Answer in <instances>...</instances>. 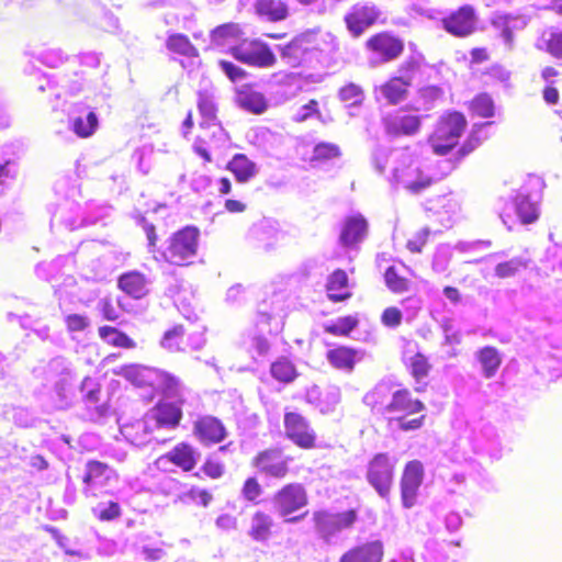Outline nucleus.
<instances>
[{
  "label": "nucleus",
  "mask_w": 562,
  "mask_h": 562,
  "mask_svg": "<svg viewBox=\"0 0 562 562\" xmlns=\"http://www.w3.org/2000/svg\"><path fill=\"white\" fill-rule=\"evenodd\" d=\"M468 128L467 116L458 110L443 112L436 121L427 142L436 156H447L459 145Z\"/></svg>",
  "instance_id": "f257e3e1"
},
{
  "label": "nucleus",
  "mask_w": 562,
  "mask_h": 562,
  "mask_svg": "<svg viewBox=\"0 0 562 562\" xmlns=\"http://www.w3.org/2000/svg\"><path fill=\"white\" fill-rule=\"evenodd\" d=\"M385 409L397 414L394 419L402 431H415L425 425L426 405L415 397L408 387H401L393 392Z\"/></svg>",
  "instance_id": "f03ea898"
},
{
  "label": "nucleus",
  "mask_w": 562,
  "mask_h": 562,
  "mask_svg": "<svg viewBox=\"0 0 562 562\" xmlns=\"http://www.w3.org/2000/svg\"><path fill=\"white\" fill-rule=\"evenodd\" d=\"M200 232L194 226H187L173 233L161 251L165 261L175 266H189L198 254Z\"/></svg>",
  "instance_id": "7ed1b4c3"
},
{
  "label": "nucleus",
  "mask_w": 562,
  "mask_h": 562,
  "mask_svg": "<svg viewBox=\"0 0 562 562\" xmlns=\"http://www.w3.org/2000/svg\"><path fill=\"white\" fill-rule=\"evenodd\" d=\"M364 50L376 64H390L400 59L405 52V41L393 31L381 30L372 33L363 43Z\"/></svg>",
  "instance_id": "20e7f679"
},
{
  "label": "nucleus",
  "mask_w": 562,
  "mask_h": 562,
  "mask_svg": "<svg viewBox=\"0 0 562 562\" xmlns=\"http://www.w3.org/2000/svg\"><path fill=\"white\" fill-rule=\"evenodd\" d=\"M396 460L387 452L375 453L367 464L366 477L383 498L389 497L395 477Z\"/></svg>",
  "instance_id": "39448f33"
},
{
  "label": "nucleus",
  "mask_w": 562,
  "mask_h": 562,
  "mask_svg": "<svg viewBox=\"0 0 562 562\" xmlns=\"http://www.w3.org/2000/svg\"><path fill=\"white\" fill-rule=\"evenodd\" d=\"M342 21L350 36L359 38L369 29L383 23L382 11L373 2H357L344 14Z\"/></svg>",
  "instance_id": "423d86ee"
},
{
  "label": "nucleus",
  "mask_w": 562,
  "mask_h": 562,
  "mask_svg": "<svg viewBox=\"0 0 562 562\" xmlns=\"http://www.w3.org/2000/svg\"><path fill=\"white\" fill-rule=\"evenodd\" d=\"M479 13L474 5L465 3L441 18L442 30L452 37L468 38L479 30Z\"/></svg>",
  "instance_id": "0eeeda50"
},
{
  "label": "nucleus",
  "mask_w": 562,
  "mask_h": 562,
  "mask_svg": "<svg viewBox=\"0 0 562 562\" xmlns=\"http://www.w3.org/2000/svg\"><path fill=\"white\" fill-rule=\"evenodd\" d=\"M322 40L315 31L296 35L283 47V61L291 67L304 64L314 53L321 50Z\"/></svg>",
  "instance_id": "6e6552de"
},
{
  "label": "nucleus",
  "mask_w": 562,
  "mask_h": 562,
  "mask_svg": "<svg viewBox=\"0 0 562 562\" xmlns=\"http://www.w3.org/2000/svg\"><path fill=\"white\" fill-rule=\"evenodd\" d=\"M423 120L418 114L405 109H397L382 117V125L387 136L392 138L412 137L419 133Z\"/></svg>",
  "instance_id": "1a4fd4ad"
},
{
  "label": "nucleus",
  "mask_w": 562,
  "mask_h": 562,
  "mask_svg": "<svg viewBox=\"0 0 562 562\" xmlns=\"http://www.w3.org/2000/svg\"><path fill=\"white\" fill-rule=\"evenodd\" d=\"M424 475V467L420 461L412 460L404 465L400 481V488L402 505L405 508H412L417 504Z\"/></svg>",
  "instance_id": "9d476101"
},
{
  "label": "nucleus",
  "mask_w": 562,
  "mask_h": 562,
  "mask_svg": "<svg viewBox=\"0 0 562 562\" xmlns=\"http://www.w3.org/2000/svg\"><path fill=\"white\" fill-rule=\"evenodd\" d=\"M358 520V513L351 508L340 513L319 510L314 514L316 529L326 538L350 529Z\"/></svg>",
  "instance_id": "9b49d317"
},
{
  "label": "nucleus",
  "mask_w": 562,
  "mask_h": 562,
  "mask_svg": "<svg viewBox=\"0 0 562 562\" xmlns=\"http://www.w3.org/2000/svg\"><path fill=\"white\" fill-rule=\"evenodd\" d=\"M147 415L157 429L158 435L162 431L173 430L182 418L181 403L168 400L161 401Z\"/></svg>",
  "instance_id": "f8f14e48"
},
{
  "label": "nucleus",
  "mask_w": 562,
  "mask_h": 562,
  "mask_svg": "<svg viewBox=\"0 0 562 562\" xmlns=\"http://www.w3.org/2000/svg\"><path fill=\"white\" fill-rule=\"evenodd\" d=\"M278 234V220L263 217L250 227L248 239L256 248L269 254L277 248Z\"/></svg>",
  "instance_id": "ddd939ff"
},
{
  "label": "nucleus",
  "mask_w": 562,
  "mask_h": 562,
  "mask_svg": "<svg viewBox=\"0 0 562 562\" xmlns=\"http://www.w3.org/2000/svg\"><path fill=\"white\" fill-rule=\"evenodd\" d=\"M369 234V222L360 213L344 218L338 240L345 248H353L362 243Z\"/></svg>",
  "instance_id": "4468645a"
},
{
  "label": "nucleus",
  "mask_w": 562,
  "mask_h": 562,
  "mask_svg": "<svg viewBox=\"0 0 562 562\" xmlns=\"http://www.w3.org/2000/svg\"><path fill=\"white\" fill-rule=\"evenodd\" d=\"M121 434L127 441L136 447H143L151 440L158 442L166 440L161 435L157 434V429L147 414L142 419L122 425Z\"/></svg>",
  "instance_id": "2eb2a0df"
},
{
  "label": "nucleus",
  "mask_w": 562,
  "mask_h": 562,
  "mask_svg": "<svg viewBox=\"0 0 562 562\" xmlns=\"http://www.w3.org/2000/svg\"><path fill=\"white\" fill-rule=\"evenodd\" d=\"M285 435L297 447L312 449L315 447V434L310 429L305 418L297 413H286L284 416Z\"/></svg>",
  "instance_id": "dca6fc26"
},
{
  "label": "nucleus",
  "mask_w": 562,
  "mask_h": 562,
  "mask_svg": "<svg viewBox=\"0 0 562 562\" xmlns=\"http://www.w3.org/2000/svg\"><path fill=\"white\" fill-rule=\"evenodd\" d=\"M384 544L381 540L358 543L344 552L339 562H382Z\"/></svg>",
  "instance_id": "f3484780"
},
{
  "label": "nucleus",
  "mask_w": 562,
  "mask_h": 562,
  "mask_svg": "<svg viewBox=\"0 0 562 562\" xmlns=\"http://www.w3.org/2000/svg\"><path fill=\"white\" fill-rule=\"evenodd\" d=\"M47 374L54 381L55 392L60 400H66L71 389L74 375L64 358H54L47 367Z\"/></svg>",
  "instance_id": "a211bd4d"
},
{
  "label": "nucleus",
  "mask_w": 562,
  "mask_h": 562,
  "mask_svg": "<svg viewBox=\"0 0 562 562\" xmlns=\"http://www.w3.org/2000/svg\"><path fill=\"white\" fill-rule=\"evenodd\" d=\"M114 477L115 472L108 464L100 461H89L86 464V472L83 475V493L86 495H94L95 488L106 486Z\"/></svg>",
  "instance_id": "6ab92c4d"
},
{
  "label": "nucleus",
  "mask_w": 562,
  "mask_h": 562,
  "mask_svg": "<svg viewBox=\"0 0 562 562\" xmlns=\"http://www.w3.org/2000/svg\"><path fill=\"white\" fill-rule=\"evenodd\" d=\"M325 290L327 299L333 303H341L352 297L350 280L347 272L337 268L326 279Z\"/></svg>",
  "instance_id": "aec40b11"
},
{
  "label": "nucleus",
  "mask_w": 562,
  "mask_h": 562,
  "mask_svg": "<svg viewBox=\"0 0 562 562\" xmlns=\"http://www.w3.org/2000/svg\"><path fill=\"white\" fill-rule=\"evenodd\" d=\"M360 351L353 347L338 345L326 351V360L336 370L351 373L360 361Z\"/></svg>",
  "instance_id": "412c9836"
},
{
  "label": "nucleus",
  "mask_w": 562,
  "mask_h": 562,
  "mask_svg": "<svg viewBox=\"0 0 562 562\" xmlns=\"http://www.w3.org/2000/svg\"><path fill=\"white\" fill-rule=\"evenodd\" d=\"M412 85L413 78L411 76H393L380 86V92L387 103L396 105L407 98Z\"/></svg>",
  "instance_id": "4be33fe9"
},
{
  "label": "nucleus",
  "mask_w": 562,
  "mask_h": 562,
  "mask_svg": "<svg viewBox=\"0 0 562 562\" xmlns=\"http://www.w3.org/2000/svg\"><path fill=\"white\" fill-rule=\"evenodd\" d=\"M234 56L247 64L258 66H270L276 61V57L270 48L262 43H251L249 47L233 48Z\"/></svg>",
  "instance_id": "5701e85b"
},
{
  "label": "nucleus",
  "mask_w": 562,
  "mask_h": 562,
  "mask_svg": "<svg viewBox=\"0 0 562 562\" xmlns=\"http://www.w3.org/2000/svg\"><path fill=\"white\" fill-rule=\"evenodd\" d=\"M71 130L81 137H90L99 126V119L94 111L88 106H77L76 113L70 117Z\"/></svg>",
  "instance_id": "b1692460"
},
{
  "label": "nucleus",
  "mask_w": 562,
  "mask_h": 562,
  "mask_svg": "<svg viewBox=\"0 0 562 562\" xmlns=\"http://www.w3.org/2000/svg\"><path fill=\"white\" fill-rule=\"evenodd\" d=\"M199 438L204 442H221L226 437L223 424L215 417L205 416L199 419L194 426Z\"/></svg>",
  "instance_id": "393cba45"
},
{
  "label": "nucleus",
  "mask_w": 562,
  "mask_h": 562,
  "mask_svg": "<svg viewBox=\"0 0 562 562\" xmlns=\"http://www.w3.org/2000/svg\"><path fill=\"white\" fill-rule=\"evenodd\" d=\"M235 100L238 106L255 114H260L267 110V100L263 94L250 87H241L237 91Z\"/></svg>",
  "instance_id": "a878e982"
},
{
  "label": "nucleus",
  "mask_w": 562,
  "mask_h": 562,
  "mask_svg": "<svg viewBox=\"0 0 562 562\" xmlns=\"http://www.w3.org/2000/svg\"><path fill=\"white\" fill-rule=\"evenodd\" d=\"M120 289L134 299H140L148 293V282L144 274L132 271L119 279Z\"/></svg>",
  "instance_id": "bb28decb"
},
{
  "label": "nucleus",
  "mask_w": 562,
  "mask_h": 562,
  "mask_svg": "<svg viewBox=\"0 0 562 562\" xmlns=\"http://www.w3.org/2000/svg\"><path fill=\"white\" fill-rule=\"evenodd\" d=\"M307 504V495L301 484H289L283 487V517L301 509Z\"/></svg>",
  "instance_id": "cd10ccee"
},
{
  "label": "nucleus",
  "mask_w": 562,
  "mask_h": 562,
  "mask_svg": "<svg viewBox=\"0 0 562 562\" xmlns=\"http://www.w3.org/2000/svg\"><path fill=\"white\" fill-rule=\"evenodd\" d=\"M198 109L202 116L201 127H215L220 133L223 128L217 124L216 105L213 95L206 91H200L198 97Z\"/></svg>",
  "instance_id": "c85d7f7f"
},
{
  "label": "nucleus",
  "mask_w": 562,
  "mask_h": 562,
  "mask_svg": "<svg viewBox=\"0 0 562 562\" xmlns=\"http://www.w3.org/2000/svg\"><path fill=\"white\" fill-rule=\"evenodd\" d=\"M383 280L386 289L393 294L408 292L413 284L411 279L403 276L395 265H391L385 269Z\"/></svg>",
  "instance_id": "c756f323"
},
{
  "label": "nucleus",
  "mask_w": 562,
  "mask_h": 562,
  "mask_svg": "<svg viewBox=\"0 0 562 562\" xmlns=\"http://www.w3.org/2000/svg\"><path fill=\"white\" fill-rule=\"evenodd\" d=\"M169 461L181 468L183 471H191L196 464L195 451L187 443L177 445L166 454Z\"/></svg>",
  "instance_id": "7c9ffc66"
},
{
  "label": "nucleus",
  "mask_w": 562,
  "mask_h": 562,
  "mask_svg": "<svg viewBox=\"0 0 562 562\" xmlns=\"http://www.w3.org/2000/svg\"><path fill=\"white\" fill-rule=\"evenodd\" d=\"M227 169L234 173L238 182H247L257 173L256 165L241 154L233 157Z\"/></svg>",
  "instance_id": "2f4dec72"
},
{
  "label": "nucleus",
  "mask_w": 562,
  "mask_h": 562,
  "mask_svg": "<svg viewBox=\"0 0 562 562\" xmlns=\"http://www.w3.org/2000/svg\"><path fill=\"white\" fill-rule=\"evenodd\" d=\"M257 468L267 475L279 477L281 475V451L267 450L256 458Z\"/></svg>",
  "instance_id": "473e14b6"
},
{
  "label": "nucleus",
  "mask_w": 562,
  "mask_h": 562,
  "mask_svg": "<svg viewBox=\"0 0 562 562\" xmlns=\"http://www.w3.org/2000/svg\"><path fill=\"white\" fill-rule=\"evenodd\" d=\"M468 109L472 115L490 119L495 114V104L487 92H481L474 95L468 103Z\"/></svg>",
  "instance_id": "72a5a7b5"
},
{
  "label": "nucleus",
  "mask_w": 562,
  "mask_h": 562,
  "mask_svg": "<svg viewBox=\"0 0 562 562\" xmlns=\"http://www.w3.org/2000/svg\"><path fill=\"white\" fill-rule=\"evenodd\" d=\"M477 359L486 378L494 376L502 363V357L498 350L492 346L480 349L477 351Z\"/></svg>",
  "instance_id": "f704fd0d"
},
{
  "label": "nucleus",
  "mask_w": 562,
  "mask_h": 562,
  "mask_svg": "<svg viewBox=\"0 0 562 562\" xmlns=\"http://www.w3.org/2000/svg\"><path fill=\"white\" fill-rule=\"evenodd\" d=\"M407 368L409 374L415 380V382L420 383L424 379H426L429 375L432 366L428 357L423 352L418 351L409 358Z\"/></svg>",
  "instance_id": "c9c22d12"
},
{
  "label": "nucleus",
  "mask_w": 562,
  "mask_h": 562,
  "mask_svg": "<svg viewBox=\"0 0 562 562\" xmlns=\"http://www.w3.org/2000/svg\"><path fill=\"white\" fill-rule=\"evenodd\" d=\"M359 325L357 315L339 317L335 323L324 326V331L336 337H349L351 331Z\"/></svg>",
  "instance_id": "e433bc0d"
},
{
  "label": "nucleus",
  "mask_w": 562,
  "mask_h": 562,
  "mask_svg": "<svg viewBox=\"0 0 562 562\" xmlns=\"http://www.w3.org/2000/svg\"><path fill=\"white\" fill-rule=\"evenodd\" d=\"M240 27L236 23H227L217 26L212 31V43L217 46H225L240 36Z\"/></svg>",
  "instance_id": "4c0bfd02"
},
{
  "label": "nucleus",
  "mask_w": 562,
  "mask_h": 562,
  "mask_svg": "<svg viewBox=\"0 0 562 562\" xmlns=\"http://www.w3.org/2000/svg\"><path fill=\"white\" fill-rule=\"evenodd\" d=\"M166 46L170 52L176 54L192 57L198 55L196 48L192 45L188 36L183 34H171L168 36Z\"/></svg>",
  "instance_id": "58836bf2"
},
{
  "label": "nucleus",
  "mask_w": 562,
  "mask_h": 562,
  "mask_svg": "<svg viewBox=\"0 0 562 562\" xmlns=\"http://www.w3.org/2000/svg\"><path fill=\"white\" fill-rule=\"evenodd\" d=\"M529 260L515 257L509 260L499 262L495 267V274L501 279H508L517 276L520 271L528 268Z\"/></svg>",
  "instance_id": "ea45409f"
},
{
  "label": "nucleus",
  "mask_w": 562,
  "mask_h": 562,
  "mask_svg": "<svg viewBox=\"0 0 562 562\" xmlns=\"http://www.w3.org/2000/svg\"><path fill=\"white\" fill-rule=\"evenodd\" d=\"M516 213L524 225L535 223L539 218V211L527 196H518L515 202Z\"/></svg>",
  "instance_id": "a19ab883"
},
{
  "label": "nucleus",
  "mask_w": 562,
  "mask_h": 562,
  "mask_svg": "<svg viewBox=\"0 0 562 562\" xmlns=\"http://www.w3.org/2000/svg\"><path fill=\"white\" fill-rule=\"evenodd\" d=\"M100 337L108 344L123 347V348H132L134 347V341L124 333L111 326H102L99 328Z\"/></svg>",
  "instance_id": "79ce46f5"
},
{
  "label": "nucleus",
  "mask_w": 562,
  "mask_h": 562,
  "mask_svg": "<svg viewBox=\"0 0 562 562\" xmlns=\"http://www.w3.org/2000/svg\"><path fill=\"white\" fill-rule=\"evenodd\" d=\"M513 20L514 18L509 14H496L491 20V25L498 32V35L509 46H512L514 42V30L510 25Z\"/></svg>",
  "instance_id": "37998d69"
},
{
  "label": "nucleus",
  "mask_w": 562,
  "mask_h": 562,
  "mask_svg": "<svg viewBox=\"0 0 562 562\" xmlns=\"http://www.w3.org/2000/svg\"><path fill=\"white\" fill-rule=\"evenodd\" d=\"M256 12L266 21L276 22L281 20V2L276 0H257Z\"/></svg>",
  "instance_id": "c03bdc74"
},
{
  "label": "nucleus",
  "mask_w": 562,
  "mask_h": 562,
  "mask_svg": "<svg viewBox=\"0 0 562 562\" xmlns=\"http://www.w3.org/2000/svg\"><path fill=\"white\" fill-rule=\"evenodd\" d=\"M435 182L436 180L431 176L417 168L415 170V179L407 181L405 189L409 193L418 195L428 190Z\"/></svg>",
  "instance_id": "a18cd8bd"
},
{
  "label": "nucleus",
  "mask_w": 562,
  "mask_h": 562,
  "mask_svg": "<svg viewBox=\"0 0 562 562\" xmlns=\"http://www.w3.org/2000/svg\"><path fill=\"white\" fill-rule=\"evenodd\" d=\"M82 400L88 406L95 405L100 401V384L92 378H85L80 385Z\"/></svg>",
  "instance_id": "49530a36"
},
{
  "label": "nucleus",
  "mask_w": 562,
  "mask_h": 562,
  "mask_svg": "<svg viewBox=\"0 0 562 562\" xmlns=\"http://www.w3.org/2000/svg\"><path fill=\"white\" fill-rule=\"evenodd\" d=\"M341 155L339 147L333 143H318L313 150L312 161L324 162Z\"/></svg>",
  "instance_id": "de8ad7c7"
},
{
  "label": "nucleus",
  "mask_w": 562,
  "mask_h": 562,
  "mask_svg": "<svg viewBox=\"0 0 562 562\" xmlns=\"http://www.w3.org/2000/svg\"><path fill=\"white\" fill-rule=\"evenodd\" d=\"M270 527V517L265 514L257 513L252 518L250 535L256 540H265L269 535Z\"/></svg>",
  "instance_id": "09e8293b"
},
{
  "label": "nucleus",
  "mask_w": 562,
  "mask_h": 562,
  "mask_svg": "<svg viewBox=\"0 0 562 562\" xmlns=\"http://www.w3.org/2000/svg\"><path fill=\"white\" fill-rule=\"evenodd\" d=\"M183 334L184 329L181 325L175 326L165 333L161 339V346L169 351L184 350V348L180 346Z\"/></svg>",
  "instance_id": "8fccbe9b"
},
{
  "label": "nucleus",
  "mask_w": 562,
  "mask_h": 562,
  "mask_svg": "<svg viewBox=\"0 0 562 562\" xmlns=\"http://www.w3.org/2000/svg\"><path fill=\"white\" fill-rule=\"evenodd\" d=\"M339 98L350 105H357L363 100V90L359 85L349 82L340 88Z\"/></svg>",
  "instance_id": "3c124183"
},
{
  "label": "nucleus",
  "mask_w": 562,
  "mask_h": 562,
  "mask_svg": "<svg viewBox=\"0 0 562 562\" xmlns=\"http://www.w3.org/2000/svg\"><path fill=\"white\" fill-rule=\"evenodd\" d=\"M480 143V137L475 133H471L465 138V140L458 147L453 157V162H460L465 157L471 155L479 147Z\"/></svg>",
  "instance_id": "603ef678"
},
{
  "label": "nucleus",
  "mask_w": 562,
  "mask_h": 562,
  "mask_svg": "<svg viewBox=\"0 0 562 562\" xmlns=\"http://www.w3.org/2000/svg\"><path fill=\"white\" fill-rule=\"evenodd\" d=\"M430 231L425 227L417 231L406 243V248L413 254H419L428 243Z\"/></svg>",
  "instance_id": "864d4df0"
},
{
  "label": "nucleus",
  "mask_w": 562,
  "mask_h": 562,
  "mask_svg": "<svg viewBox=\"0 0 562 562\" xmlns=\"http://www.w3.org/2000/svg\"><path fill=\"white\" fill-rule=\"evenodd\" d=\"M381 323L387 328H396L402 324L403 314L396 306L384 308L380 316Z\"/></svg>",
  "instance_id": "5fc2aeb1"
},
{
  "label": "nucleus",
  "mask_w": 562,
  "mask_h": 562,
  "mask_svg": "<svg viewBox=\"0 0 562 562\" xmlns=\"http://www.w3.org/2000/svg\"><path fill=\"white\" fill-rule=\"evenodd\" d=\"M546 50L554 58H562V32H551L546 41Z\"/></svg>",
  "instance_id": "6e6d98bb"
},
{
  "label": "nucleus",
  "mask_w": 562,
  "mask_h": 562,
  "mask_svg": "<svg viewBox=\"0 0 562 562\" xmlns=\"http://www.w3.org/2000/svg\"><path fill=\"white\" fill-rule=\"evenodd\" d=\"M101 520H112L120 516L121 509L117 503L109 502L108 504H99L94 509Z\"/></svg>",
  "instance_id": "4d7b16f0"
},
{
  "label": "nucleus",
  "mask_w": 562,
  "mask_h": 562,
  "mask_svg": "<svg viewBox=\"0 0 562 562\" xmlns=\"http://www.w3.org/2000/svg\"><path fill=\"white\" fill-rule=\"evenodd\" d=\"M261 486L255 477H249L243 486L241 495L245 499L255 502L261 495Z\"/></svg>",
  "instance_id": "13d9d810"
},
{
  "label": "nucleus",
  "mask_w": 562,
  "mask_h": 562,
  "mask_svg": "<svg viewBox=\"0 0 562 562\" xmlns=\"http://www.w3.org/2000/svg\"><path fill=\"white\" fill-rule=\"evenodd\" d=\"M65 322L70 331L85 330L90 324L89 318L80 314H69L66 316Z\"/></svg>",
  "instance_id": "bf43d9fd"
},
{
  "label": "nucleus",
  "mask_w": 562,
  "mask_h": 562,
  "mask_svg": "<svg viewBox=\"0 0 562 562\" xmlns=\"http://www.w3.org/2000/svg\"><path fill=\"white\" fill-rule=\"evenodd\" d=\"M218 66L232 81L241 80L246 75L241 68L227 60H220Z\"/></svg>",
  "instance_id": "052dcab7"
},
{
  "label": "nucleus",
  "mask_w": 562,
  "mask_h": 562,
  "mask_svg": "<svg viewBox=\"0 0 562 562\" xmlns=\"http://www.w3.org/2000/svg\"><path fill=\"white\" fill-rule=\"evenodd\" d=\"M202 469L212 479H218L224 473V464L214 459H207Z\"/></svg>",
  "instance_id": "680f3d73"
},
{
  "label": "nucleus",
  "mask_w": 562,
  "mask_h": 562,
  "mask_svg": "<svg viewBox=\"0 0 562 562\" xmlns=\"http://www.w3.org/2000/svg\"><path fill=\"white\" fill-rule=\"evenodd\" d=\"M542 99L548 105H557L560 101V92L554 82L547 83L542 89Z\"/></svg>",
  "instance_id": "e2e57ef3"
},
{
  "label": "nucleus",
  "mask_w": 562,
  "mask_h": 562,
  "mask_svg": "<svg viewBox=\"0 0 562 562\" xmlns=\"http://www.w3.org/2000/svg\"><path fill=\"white\" fill-rule=\"evenodd\" d=\"M100 312L103 317L108 321H116L119 318L117 310L114 307L112 302L108 299H102L99 303Z\"/></svg>",
  "instance_id": "0e129e2a"
},
{
  "label": "nucleus",
  "mask_w": 562,
  "mask_h": 562,
  "mask_svg": "<svg viewBox=\"0 0 562 562\" xmlns=\"http://www.w3.org/2000/svg\"><path fill=\"white\" fill-rule=\"evenodd\" d=\"M490 53L486 47H473L470 50L471 64H482L490 59Z\"/></svg>",
  "instance_id": "69168bd1"
},
{
  "label": "nucleus",
  "mask_w": 562,
  "mask_h": 562,
  "mask_svg": "<svg viewBox=\"0 0 562 562\" xmlns=\"http://www.w3.org/2000/svg\"><path fill=\"white\" fill-rule=\"evenodd\" d=\"M317 101L312 99L310 100L304 106H303V110H304V113L303 114H300L295 117L296 121H303V120H306L307 117H311L312 115L314 114H317L318 113V109H317Z\"/></svg>",
  "instance_id": "338daca9"
},
{
  "label": "nucleus",
  "mask_w": 562,
  "mask_h": 562,
  "mask_svg": "<svg viewBox=\"0 0 562 562\" xmlns=\"http://www.w3.org/2000/svg\"><path fill=\"white\" fill-rule=\"evenodd\" d=\"M216 526L223 530H229L235 528L236 519L231 515L224 514L217 517Z\"/></svg>",
  "instance_id": "774afa93"
}]
</instances>
